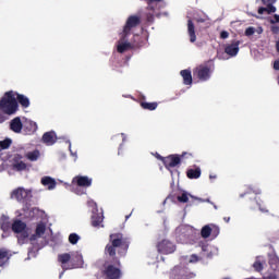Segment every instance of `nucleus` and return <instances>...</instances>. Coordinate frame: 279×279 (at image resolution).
<instances>
[{"label": "nucleus", "instance_id": "1", "mask_svg": "<svg viewBox=\"0 0 279 279\" xmlns=\"http://www.w3.org/2000/svg\"><path fill=\"white\" fill-rule=\"evenodd\" d=\"M130 238L123 233L117 232L109 235V243L105 246V254L109 258V263L121 267V258L128 256L130 250Z\"/></svg>", "mask_w": 279, "mask_h": 279}, {"label": "nucleus", "instance_id": "2", "mask_svg": "<svg viewBox=\"0 0 279 279\" xmlns=\"http://www.w3.org/2000/svg\"><path fill=\"white\" fill-rule=\"evenodd\" d=\"M0 110L4 114H15L19 110V101H16V94L12 90L7 92L0 99Z\"/></svg>", "mask_w": 279, "mask_h": 279}, {"label": "nucleus", "instance_id": "3", "mask_svg": "<svg viewBox=\"0 0 279 279\" xmlns=\"http://www.w3.org/2000/svg\"><path fill=\"white\" fill-rule=\"evenodd\" d=\"M215 72V61L208 60L193 70V76L199 82H208Z\"/></svg>", "mask_w": 279, "mask_h": 279}, {"label": "nucleus", "instance_id": "4", "mask_svg": "<svg viewBox=\"0 0 279 279\" xmlns=\"http://www.w3.org/2000/svg\"><path fill=\"white\" fill-rule=\"evenodd\" d=\"M138 25H141V16L130 15L121 33L120 40L125 43V40H128V36L132 34V29H134V27H138Z\"/></svg>", "mask_w": 279, "mask_h": 279}, {"label": "nucleus", "instance_id": "5", "mask_svg": "<svg viewBox=\"0 0 279 279\" xmlns=\"http://www.w3.org/2000/svg\"><path fill=\"white\" fill-rule=\"evenodd\" d=\"M184 158H193V154L182 153L181 155H178V154L169 155L163 159L165 160L163 167H166V169H175V167L182 163V159Z\"/></svg>", "mask_w": 279, "mask_h": 279}, {"label": "nucleus", "instance_id": "6", "mask_svg": "<svg viewBox=\"0 0 279 279\" xmlns=\"http://www.w3.org/2000/svg\"><path fill=\"white\" fill-rule=\"evenodd\" d=\"M106 279H121V269H119L118 265H114L112 263L105 264V269L102 271Z\"/></svg>", "mask_w": 279, "mask_h": 279}, {"label": "nucleus", "instance_id": "7", "mask_svg": "<svg viewBox=\"0 0 279 279\" xmlns=\"http://www.w3.org/2000/svg\"><path fill=\"white\" fill-rule=\"evenodd\" d=\"M32 196V191L25 190L23 187H17L12 191L11 193V199H16V202H20L22 204H25L27 199Z\"/></svg>", "mask_w": 279, "mask_h": 279}, {"label": "nucleus", "instance_id": "8", "mask_svg": "<svg viewBox=\"0 0 279 279\" xmlns=\"http://www.w3.org/2000/svg\"><path fill=\"white\" fill-rule=\"evenodd\" d=\"M220 229L216 225H206L201 230V236L202 239H208L210 235L214 239H217L219 236Z\"/></svg>", "mask_w": 279, "mask_h": 279}, {"label": "nucleus", "instance_id": "9", "mask_svg": "<svg viewBox=\"0 0 279 279\" xmlns=\"http://www.w3.org/2000/svg\"><path fill=\"white\" fill-rule=\"evenodd\" d=\"M157 251L159 254H173L175 252V244L169 240H162L157 244Z\"/></svg>", "mask_w": 279, "mask_h": 279}, {"label": "nucleus", "instance_id": "10", "mask_svg": "<svg viewBox=\"0 0 279 279\" xmlns=\"http://www.w3.org/2000/svg\"><path fill=\"white\" fill-rule=\"evenodd\" d=\"M73 184L76 186H82L84 189H88V186H93V179L84 175H77L72 180Z\"/></svg>", "mask_w": 279, "mask_h": 279}, {"label": "nucleus", "instance_id": "11", "mask_svg": "<svg viewBox=\"0 0 279 279\" xmlns=\"http://www.w3.org/2000/svg\"><path fill=\"white\" fill-rule=\"evenodd\" d=\"M241 45L240 40H233L231 44L227 45L225 47V53L227 56H231V58H234L239 53V46Z\"/></svg>", "mask_w": 279, "mask_h": 279}, {"label": "nucleus", "instance_id": "12", "mask_svg": "<svg viewBox=\"0 0 279 279\" xmlns=\"http://www.w3.org/2000/svg\"><path fill=\"white\" fill-rule=\"evenodd\" d=\"M23 160V156L22 155H14L13 157V169L14 171H25V169H27V163H25Z\"/></svg>", "mask_w": 279, "mask_h": 279}, {"label": "nucleus", "instance_id": "13", "mask_svg": "<svg viewBox=\"0 0 279 279\" xmlns=\"http://www.w3.org/2000/svg\"><path fill=\"white\" fill-rule=\"evenodd\" d=\"M41 141L45 145H56L58 143V135H56V132L49 131L44 133Z\"/></svg>", "mask_w": 279, "mask_h": 279}, {"label": "nucleus", "instance_id": "14", "mask_svg": "<svg viewBox=\"0 0 279 279\" xmlns=\"http://www.w3.org/2000/svg\"><path fill=\"white\" fill-rule=\"evenodd\" d=\"M72 255L70 253H63L58 255V262L61 263V267L63 271L71 269V266H66L68 263L71 264Z\"/></svg>", "mask_w": 279, "mask_h": 279}, {"label": "nucleus", "instance_id": "15", "mask_svg": "<svg viewBox=\"0 0 279 279\" xmlns=\"http://www.w3.org/2000/svg\"><path fill=\"white\" fill-rule=\"evenodd\" d=\"M84 265V257L80 253L72 254V259L70 264V269H77L83 267Z\"/></svg>", "mask_w": 279, "mask_h": 279}, {"label": "nucleus", "instance_id": "16", "mask_svg": "<svg viewBox=\"0 0 279 279\" xmlns=\"http://www.w3.org/2000/svg\"><path fill=\"white\" fill-rule=\"evenodd\" d=\"M10 130H12V132H14L15 134H21V132L23 131V122L21 121L20 117L11 120Z\"/></svg>", "mask_w": 279, "mask_h": 279}, {"label": "nucleus", "instance_id": "17", "mask_svg": "<svg viewBox=\"0 0 279 279\" xmlns=\"http://www.w3.org/2000/svg\"><path fill=\"white\" fill-rule=\"evenodd\" d=\"M104 223V213H94L92 215V226L93 228H99Z\"/></svg>", "mask_w": 279, "mask_h": 279}, {"label": "nucleus", "instance_id": "18", "mask_svg": "<svg viewBox=\"0 0 279 279\" xmlns=\"http://www.w3.org/2000/svg\"><path fill=\"white\" fill-rule=\"evenodd\" d=\"M38 130V124L32 120H28L25 122L24 124V131L26 132V134L31 135V134H35V132H37Z\"/></svg>", "mask_w": 279, "mask_h": 279}, {"label": "nucleus", "instance_id": "19", "mask_svg": "<svg viewBox=\"0 0 279 279\" xmlns=\"http://www.w3.org/2000/svg\"><path fill=\"white\" fill-rule=\"evenodd\" d=\"M187 34L190 36V43H195L197 40V35H195V24L193 20L187 21Z\"/></svg>", "mask_w": 279, "mask_h": 279}, {"label": "nucleus", "instance_id": "20", "mask_svg": "<svg viewBox=\"0 0 279 279\" xmlns=\"http://www.w3.org/2000/svg\"><path fill=\"white\" fill-rule=\"evenodd\" d=\"M180 75L183 77V84L185 86H191V84H193V75L191 74V70H182Z\"/></svg>", "mask_w": 279, "mask_h": 279}, {"label": "nucleus", "instance_id": "21", "mask_svg": "<svg viewBox=\"0 0 279 279\" xmlns=\"http://www.w3.org/2000/svg\"><path fill=\"white\" fill-rule=\"evenodd\" d=\"M27 228V225L23 222V220H15L12 223V230L15 232V234H21Z\"/></svg>", "mask_w": 279, "mask_h": 279}, {"label": "nucleus", "instance_id": "22", "mask_svg": "<svg viewBox=\"0 0 279 279\" xmlns=\"http://www.w3.org/2000/svg\"><path fill=\"white\" fill-rule=\"evenodd\" d=\"M41 184L44 186L48 187V191H53V189H56V179L51 178V177H44L41 178Z\"/></svg>", "mask_w": 279, "mask_h": 279}, {"label": "nucleus", "instance_id": "23", "mask_svg": "<svg viewBox=\"0 0 279 279\" xmlns=\"http://www.w3.org/2000/svg\"><path fill=\"white\" fill-rule=\"evenodd\" d=\"M11 256L12 254H10L8 248H4V247L0 248V267H3V265H5L8 260H10Z\"/></svg>", "mask_w": 279, "mask_h": 279}, {"label": "nucleus", "instance_id": "24", "mask_svg": "<svg viewBox=\"0 0 279 279\" xmlns=\"http://www.w3.org/2000/svg\"><path fill=\"white\" fill-rule=\"evenodd\" d=\"M186 175L189 180H197L202 178V169L201 168H195V169H189L186 171Z\"/></svg>", "mask_w": 279, "mask_h": 279}, {"label": "nucleus", "instance_id": "25", "mask_svg": "<svg viewBox=\"0 0 279 279\" xmlns=\"http://www.w3.org/2000/svg\"><path fill=\"white\" fill-rule=\"evenodd\" d=\"M15 99L22 106V108H29V98L27 96L15 93Z\"/></svg>", "mask_w": 279, "mask_h": 279}, {"label": "nucleus", "instance_id": "26", "mask_svg": "<svg viewBox=\"0 0 279 279\" xmlns=\"http://www.w3.org/2000/svg\"><path fill=\"white\" fill-rule=\"evenodd\" d=\"M27 160H31V162H36L38 158H40V151L38 149H35L33 151H29L26 154Z\"/></svg>", "mask_w": 279, "mask_h": 279}, {"label": "nucleus", "instance_id": "27", "mask_svg": "<svg viewBox=\"0 0 279 279\" xmlns=\"http://www.w3.org/2000/svg\"><path fill=\"white\" fill-rule=\"evenodd\" d=\"M46 231H47V227L45 226V223H38L35 230V235H33V239L34 236H38V238L43 236V234H45Z\"/></svg>", "mask_w": 279, "mask_h": 279}, {"label": "nucleus", "instance_id": "28", "mask_svg": "<svg viewBox=\"0 0 279 279\" xmlns=\"http://www.w3.org/2000/svg\"><path fill=\"white\" fill-rule=\"evenodd\" d=\"M128 49H132V44L124 41L120 45H118L117 47V51L118 53H125V51H128Z\"/></svg>", "mask_w": 279, "mask_h": 279}, {"label": "nucleus", "instance_id": "29", "mask_svg": "<svg viewBox=\"0 0 279 279\" xmlns=\"http://www.w3.org/2000/svg\"><path fill=\"white\" fill-rule=\"evenodd\" d=\"M141 107L144 109V110H156V108H158V102H141Z\"/></svg>", "mask_w": 279, "mask_h": 279}, {"label": "nucleus", "instance_id": "30", "mask_svg": "<svg viewBox=\"0 0 279 279\" xmlns=\"http://www.w3.org/2000/svg\"><path fill=\"white\" fill-rule=\"evenodd\" d=\"M12 145V141L10 138H5L3 141H0V151L3 149H10V146Z\"/></svg>", "mask_w": 279, "mask_h": 279}, {"label": "nucleus", "instance_id": "31", "mask_svg": "<svg viewBox=\"0 0 279 279\" xmlns=\"http://www.w3.org/2000/svg\"><path fill=\"white\" fill-rule=\"evenodd\" d=\"M78 241H80V235L77 233H71L69 235V243H71V245H77Z\"/></svg>", "mask_w": 279, "mask_h": 279}, {"label": "nucleus", "instance_id": "32", "mask_svg": "<svg viewBox=\"0 0 279 279\" xmlns=\"http://www.w3.org/2000/svg\"><path fill=\"white\" fill-rule=\"evenodd\" d=\"M178 202H180V204H186L189 202V193L183 192L181 195H179L177 197Z\"/></svg>", "mask_w": 279, "mask_h": 279}, {"label": "nucleus", "instance_id": "33", "mask_svg": "<svg viewBox=\"0 0 279 279\" xmlns=\"http://www.w3.org/2000/svg\"><path fill=\"white\" fill-rule=\"evenodd\" d=\"M1 230L3 232H7V230H10V222L8 221V218L4 217L3 221L1 222Z\"/></svg>", "mask_w": 279, "mask_h": 279}, {"label": "nucleus", "instance_id": "34", "mask_svg": "<svg viewBox=\"0 0 279 279\" xmlns=\"http://www.w3.org/2000/svg\"><path fill=\"white\" fill-rule=\"evenodd\" d=\"M266 12L267 14H274L276 12V7L274 4H266Z\"/></svg>", "mask_w": 279, "mask_h": 279}, {"label": "nucleus", "instance_id": "35", "mask_svg": "<svg viewBox=\"0 0 279 279\" xmlns=\"http://www.w3.org/2000/svg\"><path fill=\"white\" fill-rule=\"evenodd\" d=\"M253 267H254L255 271H263V264L260 262H255L253 264Z\"/></svg>", "mask_w": 279, "mask_h": 279}, {"label": "nucleus", "instance_id": "36", "mask_svg": "<svg viewBox=\"0 0 279 279\" xmlns=\"http://www.w3.org/2000/svg\"><path fill=\"white\" fill-rule=\"evenodd\" d=\"M255 29L254 27H248L245 29V36H254Z\"/></svg>", "mask_w": 279, "mask_h": 279}, {"label": "nucleus", "instance_id": "37", "mask_svg": "<svg viewBox=\"0 0 279 279\" xmlns=\"http://www.w3.org/2000/svg\"><path fill=\"white\" fill-rule=\"evenodd\" d=\"M29 236V233H27V231H22L20 232V239H22V241H25V239H27Z\"/></svg>", "mask_w": 279, "mask_h": 279}, {"label": "nucleus", "instance_id": "38", "mask_svg": "<svg viewBox=\"0 0 279 279\" xmlns=\"http://www.w3.org/2000/svg\"><path fill=\"white\" fill-rule=\"evenodd\" d=\"M229 36H230V33H228V31H222V32L220 33V38H221L222 40H226V38H229Z\"/></svg>", "mask_w": 279, "mask_h": 279}, {"label": "nucleus", "instance_id": "39", "mask_svg": "<svg viewBox=\"0 0 279 279\" xmlns=\"http://www.w3.org/2000/svg\"><path fill=\"white\" fill-rule=\"evenodd\" d=\"M270 32L272 34H279V25H272L270 26Z\"/></svg>", "mask_w": 279, "mask_h": 279}, {"label": "nucleus", "instance_id": "40", "mask_svg": "<svg viewBox=\"0 0 279 279\" xmlns=\"http://www.w3.org/2000/svg\"><path fill=\"white\" fill-rule=\"evenodd\" d=\"M199 260V257L196 254L191 255L190 263H197Z\"/></svg>", "mask_w": 279, "mask_h": 279}, {"label": "nucleus", "instance_id": "41", "mask_svg": "<svg viewBox=\"0 0 279 279\" xmlns=\"http://www.w3.org/2000/svg\"><path fill=\"white\" fill-rule=\"evenodd\" d=\"M270 23H271V25H276V23H279V15H278V14H275V15H274V19L270 20Z\"/></svg>", "mask_w": 279, "mask_h": 279}, {"label": "nucleus", "instance_id": "42", "mask_svg": "<svg viewBox=\"0 0 279 279\" xmlns=\"http://www.w3.org/2000/svg\"><path fill=\"white\" fill-rule=\"evenodd\" d=\"M262 1H263V4H264V5L276 3V0H262Z\"/></svg>", "mask_w": 279, "mask_h": 279}, {"label": "nucleus", "instance_id": "43", "mask_svg": "<svg viewBox=\"0 0 279 279\" xmlns=\"http://www.w3.org/2000/svg\"><path fill=\"white\" fill-rule=\"evenodd\" d=\"M257 12L258 14H265V12H267V8L260 7Z\"/></svg>", "mask_w": 279, "mask_h": 279}, {"label": "nucleus", "instance_id": "44", "mask_svg": "<svg viewBox=\"0 0 279 279\" xmlns=\"http://www.w3.org/2000/svg\"><path fill=\"white\" fill-rule=\"evenodd\" d=\"M157 160H161V162L165 165V157H162L160 154H156Z\"/></svg>", "mask_w": 279, "mask_h": 279}, {"label": "nucleus", "instance_id": "45", "mask_svg": "<svg viewBox=\"0 0 279 279\" xmlns=\"http://www.w3.org/2000/svg\"><path fill=\"white\" fill-rule=\"evenodd\" d=\"M274 69H275V71H279V60H276L274 62Z\"/></svg>", "mask_w": 279, "mask_h": 279}, {"label": "nucleus", "instance_id": "46", "mask_svg": "<svg viewBox=\"0 0 279 279\" xmlns=\"http://www.w3.org/2000/svg\"><path fill=\"white\" fill-rule=\"evenodd\" d=\"M147 21H148V23H154V15L153 14H148L147 15Z\"/></svg>", "mask_w": 279, "mask_h": 279}, {"label": "nucleus", "instance_id": "47", "mask_svg": "<svg viewBox=\"0 0 279 279\" xmlns=\"http://www.w3.org/2000/svg\"><path fill=\"white\" fill-rule=\"evenodd\" d=\"M259 210H260V213H269V210L267 208H264V207H260V206H259Z\"/></svg>", "mask_w": 279, "mask_h": 279}, {"label": "nucleus", "instance_id": "48", "mask_svg": "<svg viewBox=\"0 0 279 279\" xmlns=\"http://www.w3.org/2000/svg\"><path fill=\"white\" fill-rule=\"evenodd\" d=\"M267 279H278V277H277L276 275L271 274V275H269V276L267 277Z\"/></svg>", "mask_w": 279, "mask_h": 279}, {"label": "nucleus", "instance_id": "49", "mask_svg": "<svg viewBox=\"0 0 279 279\" xmlns=\"http://www.w3.org/2000/svg\"><path fill=\"white\" fill-rule=\"evenodd\" d=\"M209 179H211V180H217V174H210V175H209Z\"/></svg>", "mask_w": 279, "mask_h": 279}, {"label": "nucleus", "instance_id": "50", "mask_svg": "<svg viewBox=\"0 0 279 279\" xmlns=\"http://www.w3.org/2000/svg\"><path fill=\"white\" fill-rule=\"evenodd\" d=\"M223 221H225L226 223H230V217H225V218H223Z\"/></svg>", "mask_w": 279, "mask_h": 279}, {"label": "nucleus", "instance_id": "51", "mask_svg": "<svg viewBox=\"0 0 279 279\" xmlns=\"http://www.w3.org/2000/svg\"><path fill=\"white\" fill-rule=\"evenodd\" d=\"M148 1H150V3H154V2L160 3V1H162V0H148Z\"/></svg>", "mask_w": 279, "mask_h": 279}, {"label": "nucleus", "instance_id": "52", "mask_svg": "<svg viewBox=\"0 0 279 279\" xmlns=\"http://www.w3.org/2000/svg\"><path fill=\"white\" fill-rule=\"evenodd\" d=\"M250 192H246L244 194H240V197H245V195H247Z\"/></svg>", "mask_w": 279, "mask_h": 279}, {"label": "nucleus", "instance_id": "53", "mask_svg": "<svg viewBox=\"0 0 279 279\" xmlns=\"http://www.w3.org/2000/svg\"><path fill=\"white\" fill-rule=\"evenodd\" d=\"M64 271H65V270H63V271L59 275V278H62V276H64Z\"/></svg>", "mask_w": 279, "mask_h": 279}, {"label": "nucleus", "instance_id": "54", "mask_svg": "<svg viewBox=\"0 0 279 279\" xmlns=\"http://www.w3.org/2000/svg\"><path fill=\"white\" fill-rule=\"evenodd\" d=\"M203 252H206V245L202 246Z\"/></svg>", "mask_w": 279, "mask_h": 279}, {"label": "nucleus", "instance_id": "55", "mask_svg": "<svg viewBox=\"0 0 279 279\" xmlns=\"http://www.w3.org/2000/svg\"><path fill=\"white\" fill-rule=\"evenodd\" d=\"M0 123H3V117L0 116Z\"/></svg>", "mask_w": 279, "mask_h": 279}, {"label": "nucleus", "instance_id": "56", "mask_svg": "<svg viewBox=\"0 0 279 279\" xmlns=\"http://www.w3.org/2000/svg\"><path fill=\"white\" fill-rule=\"evenodd\" d=\"M190 195V197H193V195L192 194H189Z\"/></svg>", "mask_w": 279, "mask_h": 279}, {"label": "nucleus", "instance_id": "57", "mask_svg": "<svg viewBox=\"0 0 279 279\" xmlns=\"http://www.w3.org/2000/svg\"><path fill=\"white\" fill-rule=\"evenodd\" d=\"M195 199H198V198H195ZM199 202H202V198H199Z\"/></svg>", "mask_w": 279, "mask_h": 279}, {"label": "nucleus", "instance_id": "58", "mask_svg": "<svg viewBox=\"0 0 279 279\" xmlns=\"http://www.w3.org/2000/svg\"><path fill=\"white\" fill-rule=\"evenodd\" d=\"M206 202H210V199H206Z\"/></svg>", "mask_w": 279, "mask_h": 279}]
</instances>
